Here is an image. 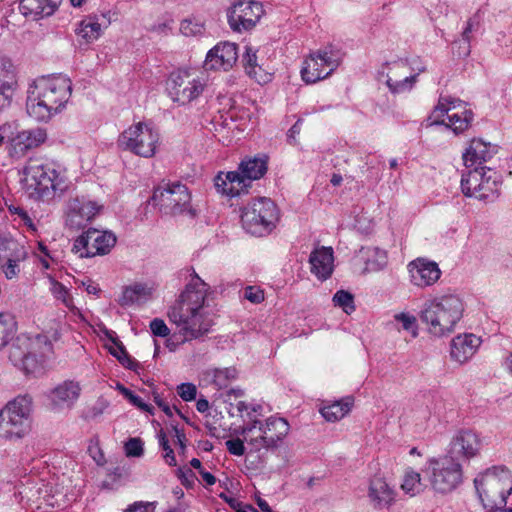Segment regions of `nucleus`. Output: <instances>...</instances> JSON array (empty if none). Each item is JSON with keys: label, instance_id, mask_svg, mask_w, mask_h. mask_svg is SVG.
Instances as JSON below:
<instances>
[{"label": "nucleus", "instance_id": "29", "mask_svg": "<svg viewBox=\"0 0 512 512\" xmlns=\"http://www.w3.org/2000/svg\"><path fill=\"white\" fill-rule=\"evenodd\" d=\"M356 261L363 263V273L379 272L388 261L387 253L378 247H362L356 255Z\"/></svg>", "mask_w": 512, "mask_h": 512}, {"label": "nucleus", "instance_id": "31", "mask_svg": "<svg viewBox=\"0 0 512 512\" xmlns=\"http://www.w3.org/2000/svg\"><path fill=\"white\" fill-rule=\"evenodd\" d=\"M27 251L25 246L10 234L0 233V263L3 261L25 260Z\"/></svg>", "mask_w": 512, "mask_h": 512}, {"label": "nucleus", "instance_id": "21", "mask_svg": "<svg viewBox=\"0 0 512 512\" xmlns=\"http://www.w3.org/2000/svg\"><path fill=\"white\" fill-rule=\"evenodd\" d=\"M81 394V387L78 382L65 380L55 386L48 394L50 406L53 411L71 409Z\"/></svg>", "mask_w": 512, "mask_h": 512}, {"label": "nucleus", "instance_id": "18", "mask_svg": "<svg viewBox=\"0 0 512 512\" xmlns=\"http://www.w3.org/2000/svg\"><path fill=\"white\" fill-rule=\"evenodd\" d=\"M263 14L262 5L254 1H240L228 11V23L235 32L252 29Z\"/></svg>", "mask_w": 512, "mask_h": 512}, {"label": "nucleus", "instance_id": "7", "mask_svg": "<svg viewBox=\"0 0 512 512\" xmlns=\"http://www.w3.org/2000/svg\"><path fill=\"white\" fill-rule=\"evenodd\" d=\"M52 353L53 345L46 335L21 334L9 348V359L15 367L29 374L34 373Z\"/></svg>", "mask_w": 512, "mask_h": 512}, {"label": "nucleus", "instance_id": "50", "mask_svg": "<svg viewBox=\"0 0 512 512\" xmlns=\"http://www.w3.org/2000/svg\"><path fill=\"white\" fill-rule=\"evenodd\" d=\"M124 448L128 457H140L144 452L143 442L139 438H130Z\"/></svg>", "mask_w": 512, "mask_h": 512}, {"label": "nucleus", "instance_id": "28", "mask_svg": "<svg viewBox=\"0 0 512 512\" xmlns=\"http://www.w3.org/2000/svg\"><path fill=\"white\" fill-rule=\"evenodd\" d=\"M396 493L387 481L379 476L371 479L368 497L375 509L389 508L395 501Z\"/></svg>", "mask_w": 512, "mask_h": 512}, {"label": "nucleus", "instance_id": "54", "mask_svg": "<svg viewBox=\"0 0 512 512\" xmlns=\"http://www.w3.org/2000/svg\"><path fill=\"white\" fill-rule=\"evenodd\" d=\"M150 330L154 336L167 337L170 334V329L166 323L160 318H154L150 322Z\"/></svg>", "mask_w": 512, "mask_h": 512}, {"label": "nucleus", "instance_id": "10", "mask_svg": "<svg viewBox=\"0 0 512 512\" xmlns=\"http://www.w3.org/2000/svg\"><path fill=\"white\" fill-rule=\"evenodd\" d=\"M278 220L279 211L276 204L266 197L249 202L241 213L243 228L255 236L269 234L276 227Z\"/></svg>", "mask_w": 512, "mask_h": 512}, {"label": "nucleus", "instance_id": "33", "mask_svg": "<svg viewBox=\"0 0 512 512\" xmlns=\"http://www.w3.org/2000/svg\"><path fill=\"white\" fill-rule=\"evenodd\" d=\"M353 406V398L345 397L320 409L322 416L330 422H336L345 417Z\"/></svg>", "mask_w": 512, "mask_h": 512}, {"label": "nucleus", "instance_id": "30", "mask_svg": "<svg viewBox=\"0 0 512 512\" xmlns=\"http://www.w3.org/2000/svg\"><path fill=\"white\" fill-rule=\"evenodd\" d=\"M62 0H21L20 10L25 16L48 17L55 13Z\"/></svg>", "mask_w": 512, "mask_h": 512}, {"label": "nucleus", "instance_id": "26", "mask_svg": "<svg viewBox=\"0 0 512 512\" xmlns=\"http://www.w3.org/2000/svg\"><path fill=\"white\" fill-rule=\"evenodd\" d=\"M46 139L47 132L44 128L22 130L11 139L12 151L15 155L23 156L28 150L43 144Z\"/></svg>", "mask_w": 512, "mask_h": 512}, {"label": "nucleus", "instance_id": "8", "mask_svg": "<svg viewBox=\"0 0 512 512\" xmlns=\"http://www.w3.org/2000/svg\"><path fill=\"white\" fill-rule=\"evenodd\" d=\"M266 172V157L247 158L239 164L238 171L220 172L214 179V186L219 193L235 197L246 192L251 182L260 179Z\"/></svg>", "mask_w": 512, "mask_h": 512}, {"label": "nucleus", "instance_id": "14", "mask_svg": "<svg viewBox=\"0 0 512 512\" xmlns=\"http://www.w3.org/2000/svg\"><path fill=\"white\" fill-rule=\"evenodd\" d=\"M206 79L194 70L172 72L166 83V90L171 100L179 105H186L197 99L204 91Z\"/></svg>", "mask_w": 512, "mask_h": 512}, {"label": "nucleus", "instance_id": "9", "mask_svg": "<svg viewBox=\"0 0 512 512\" xmlns=\"http://www.w3.org/2000/svg\"><path fill=\"white\" fill-rule=\"evenodd\" d=\"M32 398L19 395L0 411V437L8 440L24 438L31 430Z\"/></svg>", "mask_w": 512, "mask_h": 512}, {"label": "nucleus", "instance_id": "48", "mask_svg": "<svg viewBox=\"0 0 512 512\" xmlns=\"http://www.w3.org/2000/svg\"><path fill=\"white\" fill-rule=\"evenodd\" d=\"M14 94L13 84L10 82H3L0 84V111L11 104Z\"/></svg>", "mask_w": 512, "mask_h": 512}, {"label": "nucleus", "instance_id": "52", "mask_svg": "<svg viewBox=\"0 0 512 512\" xmlns=\"http://www.w3.org/2000/svg\"><path fill=\"white\" fill-rule=\"evenodd\" d=\"M23 260L3 261L0 263V268L7 279L16 278L20 272V262Z\"/></svg>", "mask_w": 512, "mask_h": 512}, {"label": "nucleus", "instance_id": "3", "mask_svg": "<svg viewBox=\"0 0 512 512\" xmlns=\"http://www.w3.org/2000/svg\"><path fill=\"white\" fill-rule=\"evenodd\" d=\"M23 175L25 188L43 201L60 197L69 188L66 170L53 161L29 160Z\"/></svg>", "mask_w": 512, "mask_h": 512}, {"label": "nucleus", "instance_id": "17", "mask_svg": "<svg viewBox=\"0 0 512 512\" xmlns=\"http://www.w3.org/2000/svg\"><path fill=\"white\" fill-rule=\"evenodd\" d=\"M116 244V236L109 231L89 229L80 235L73 244V251L80 257H94L105 255Z\"/></svg>", "mask_w": 512, "mask_h": 512}, {"label": "nucleus", "instance_id": "59", "mask_svg": "<svg viewBox=\"0 0 512 512\" xmlns=\"http://www.w3.org/2000/svg\"><path fill=\"white\" fill-rule=\"evenodd\" d=\"M156 502H135L124 512H155Z\"/></svg>", "mask_w": 512, "mask_h": 512}, {"label": "nucleus", "instance_id": "49", "mask_svg": "<svg viewBox=\"0 0 512 512\" xmlns=\"http://www.w3.org/2000/svg\"><path fill=\"white\" fill-rule=\"evenodd\" d=\"M477 26H478V22L474 18H471L467 21V25H466L464 31L462 32V40L461 41L464 44L463 51L459 52V55L467 56L469 54V52H470V50H469L470 34L473 30L476 29Z\"/></svg>", "mask_w": 512, "mask_h": 512}, {"label": "nucleus", "instance_id": "51", "mask_svg": "<svg viewBox=\"0 0 512 512\" xmlns=\"http://www.w3.org/2000/svg\"><path fill=\"white\" fill-rule=\"evenodd\" d=\"M108 406L109 402L105 398L99 397L96 402L88 408L86 417L91 419L97 418L104 413Z\"/></svg>", "mask_w": 512, "mask_h": 512}, {"label": "nucleus", "instance_id": "13", "mask_svg": "<svg viewBox=\"0 0 512 512\" xmlns=\"http://www.w3.org/2000/svg\"><path fill=\"white\" fill-rule=\"evenodd\" d=\"M118 146L137 156L151 158L159 143L158 131L149 123L138 122L124 130L118 137Z\"/></svg>", "mask_w": 512, "mask_h": 512}, {"label": "nucleus", "instance_id": "55", "mask_svg": "<svg viewBox=\"0 0 512 512\" xmlns=\"http://www.w3.org/2000/svg\"><path fill=\"white\" fill-rule=\"evenodd\" d=\"M177 392L184 401H192L196 398L197 388L192 383H182L177 387Z\"/></svg>", "mask_w": 512, "mask_h": 512}, {"label": "nucleus", "instance_id": "47", "mask_svg": "<svg viewBox=\"0 0 512 512\" xmlns=\"http://www.w3.org/2000/svg\"><path fill=\"white\" fill-rule=\"evenodd\" d=\"M408 66L404 61L394 62L389 65L386 81L390 79H401L407 75Z\"/></svg>", "mask_w": 512, "mask_h": 512}, {"label": "nucleus", "instance_id": "39", "mask_svg": "<svg viewBox=\"0 0 512 512\" xmlns=\"http://www.w3.org/2000/svg\"><path fill=\"white\" fill-rule=\"evenodd\" d=\"M17 324L14 317L9 313H0V348L6 346L14 337Z\"/></svg>", "mask_w": 512, "mask_h": 512}, {"label": "nucleus", "instance_id": "45", "mask_svg": "<svg viewBox=\"0 0 512 512\" xmlns=\"http://www.w3.org/2000/svg\"><path fill=\"white\" fill-rule=\"evenodd\" d=\"M50 283H51L50 291L53 294V296L56 299L62 301V303L66 307H70V305L72 303V299L70 297L68 289L62 283H60L52 278H50Z\"/></svg>", "mask_w": 512, "mask_h": 512}, {"label": "nucleus", "instance_id": "60", "mask_svg": "<svg viewBox=\"0 0 512 512\" xmlns=\"http://www.w3.org/2000/svg\"><path fill=\"white\" fill-rule=\"evenodd\" d=\"M172 429H173L174 435L177 439V443L179 445L180 451H181V453H184L186 450V442H187L186 435L176 425H173Z\"/></svg>", "mask_w": 512, "mask_h": 512}, {"label": "nucleus", "instance_id": "53", "mask_svg": "<svg viewBox=\"0 0 512 512\" xmlns=\"http://www.w3.org/2000/svg\"><path fill=\"white\" fill-rule=\"evenodd\" d=\"M243 297L253 304H259L264 300V292L257 286H247Z\"/></svg>", "mask_w": 512, "mask_h": 512}, {"label": "nucleus", "instance_id": "12", "mask_svg": "<svg viewBox=\"0 0 512 512\" xmlns=\"http://www.w3.org/2000/svg\"><path fill=\"white\" fill-rule=\"evenodd\" d=\"M425 476L434 492L448 494L463 482L462 464L446 455L431 459L425 469Z\"/></svg>", "mask_w": 512, "mask_h": 512}, {"label": "nucleus", "instance_id": "36", "mask_svg": "<svg viewBox=\"0 0 512 512\" xmlns=\"http://www.w3.org/2000/svg\"><path fill=\"white\" fill-rule=\"evenodd\" d=\"M467 173L462 174L461 178V190L462 193L467 197H473L475 191L480 187L479 183L486 171V167H472Z\"/></svg>", "mask_w": 512, "mask_h": 512}, {"label": "nucleus", "instance_id": "25", "mask_svg": "<svg viewBox=\"0 0 512 512\" xmlns=\"http://www.w3.org/2000/svg\"><path fill=\"white\" fill-rule=\"evenodd\" d=\"M497 153V146L485 142L481 138L472 139L468 148L463 153V161L466 168L484 167L483 163L490 160Z\"/></svg>", "mask_w": 512, "mask_h": 512}, {"label": "nucleus", "instance_id": "63", "mask_svg": "<svg viewBox=\"0 0 512 512\" xmlns=\"http://www.w3.org/2000/svg\"><path fill=\"white\" fill-rule=\"evenodd\" d=\"M165 454L163 455L164 457V460L165 462L169 465V466H175L176 465V458H175V454H174V451L172 450V448H168V450H164Z\"/></svg>", "mask_w": 512, "mask_h": 512}, {"label": "nucleus", "instance_id": "42", "mask_svg": "<svg viewBox=\"0 0 512 512\" xmlns=\"http://www.w3.org/2000/svg\"><path fill=\"white\" fill-rule=\"evenodd\" d=\"M114 344L115 346L110 348V353L115 356L124 367L131 370L136 369L138 366L137 362L129 356L123 344L116 341H114Z\"/></svg>", "mask_w": 512, "mask_h": 512}, {"label": "nucleus", "instance_id": "58", "mask_svg": "<svg viewBox=\"0 0 512 512\" xmlns=\"http://www.w3.org/2000/svg\"><path fill=\"white\" fill-rule=\"evenodd\" d=\"M8 209L11 214L18 215L23 221L24 225H26L29 229L33 231L36 230L33 220L23 208L10 205Z\"/></svg>", "mask_w": 512, "mask_h": 512}, {"label": "nucleus", "instance_id": "40", "mask_svg": "<svg viewBox=\"0 0 512 512\" xmlns=\"http://www.w3.org/2000/svg\"><path fill=\"white\" fill-rule=\"evenodd\" d=\"M423 487L424 485L421 482L420 473L412 469L405 471L401 488L406 494H409L410 496L419 494L423 490Z\"/></svg>", "mask_w": 512, "mask_h": 512}, {"label": "nucleus", "instance_id": "2", "mask_svg": "<svg viewBox=\"0 0 512 512\" xmlns=\"http://www.w3.org/2000/svg\"><path fill=\"white\" fill-rule=\"evenodd\" d=\"M72 93V82L64 75L42 76L29 84L27 114L37 122L47 123L63 111Z\"/></svg>", "mask_w": 512, "mask_h": 512}, {"label": "nucleus", "instance_id": "38", "mask_svg": "<svg viewBox=\"0 0 512 512\" xmlns=\"http://www.w3.org/2000/svg\"><path fill=\"white\" fill-rule=\"evenodd\" d=\"M423 71H425V68L421 67L418 69L417 73L409 74L408 76H404L401 79H390V81H386V85L390 92L393 94L409 92L413 89L414 85L418 81L419 73Z\"/></svg>", "mask_w": 512, "mask_h": 512}, {"label": "nucleus", "instance_id": "27", "mask_svg": "<svg viewBox=\"0 0 512 512\" xmlns=\"http://www.w3.org/2000/svg\"><path fill=\"white\" fill-rule=\"evenodd\" d=\"M311 273L319 280H327L334 270V255L331 247H319L314 249L309 257Z\"/></svg>", "mask_w": 512, "mask_h": 512}, {"label": "nucleus", "instance_id": "11", "mask_svg": "<svg viewBox=\"0 0 512 512\" xmlns=\"http://www.w3.org/2000/svg\"><path fill=\"white\" fill-rule=\"evenodd\" d=\"M473 120V112L467 108L465 102L457 98H439L438 104L428 117V125H445L455 134L464 132Z\"/></svg>", "mask_w": 512, "mask_h": 512}, {"label": "nucleus", "instance_id": "23", "mask_svg": "<svg viewBox=\"0 0 512 512\" xmlns=\"http://www.w3.org/2000/svg\"><path fill=\"white\" fill-rule=\"evenodd\" d=\"M407 269L411 283L418 287L431 286L436 283L441 276L438 264L423 258H417L411 261Z\"/></svg>", "mask_w": 512, "mask_h": 512}, {"label": "nucleus", "instance_id": "41", "mask_svg": "<svg viewBox=\"0 0 512 512\" xmlns=\"http://www.w3.org/2000/svg\"><path fill=\"white\" fill-rule=\"evenodd\" d=\"M237 377V370L234 367H227L223 369H214L212 371V381L219 387L224 388Z\"/></svg>", "mask_w": 512, "mask_h": 512}, {"label": "nucleus", "instance_id": "24", "mask_svg": "<svg viewBox=\"0 0 512 512\" xmlns=\"http://www.w3.org/2000/svg\"><path fill=\"white\" fill-rule=\"evenodd\" d=\"M481 342V338L472 333L457 335L450 344L452 360L459 364L467 362L477 352Z\"/></svg>", "mask_w": 512, "mask_h": 512}, {"label": "nucleus", "instance_id": "5", "mask_svg": "<svg viewBox=\"0 0 512 512\" xmlns=\"http://www.w3.org/2000/svg\"><path fill=\"white\" fill-rule=\"evenodd\" d=\"M290 425L285 418L270 416L264 421L249 419L241 428L245 442L254 452L276 450L289 434Z\"/></svg>", "mask_w": 512, "mask_h": 512}, {"label": "nucleus", "instance_id": "56", "mask_svg": "<svg viewBox=\"0 0 512 512\" xmlns=\"http://www.w3.org/2000/svg\"><path fill=\"white\" fill-rule=\"evenodd\" d=\"M180 31L185 36H195L202 33L203 26L192 20H184L181 22Z\"/></svg>", "mask_w": 512, "mask_h": 512}, {"label": "nucleus", "instance_id": "62", "mask_svg": "<svg viewBox=\"0 0 512 512\" xmlns=\"http://www.w3.org/2000/svg\"><path fill=\"white\" fill-rule=\"evenodd\" d=\"M244 395V391L240 388H233V389H230L229 391H227L226 393V399H225V402H229L231 406H233V404L230 402L232 398L234 399H237V398H241L242 396Z\"/></svg>", "mask_w": 512, "mask_h": 512}, {"label": "nucleus", "instance_id": "37", "mask_svg": "<svg viewBox=\"0 0 512 512\" xmlns=\"http://www.w3.org/2000/svg\"><path fill=\"white\" fill-rule=\"evenodd\" d=\"M101 25L94 18H86L82 20L77 29L76 33L86 43H91L97 40L101 35Z\"/></svg>", "mask_w": 512, "mask_h": 512}, {"label": "nucleus", "instance_id": "1", "mask_svg": "<svg viewBox=\"0 0 512 512\" xmlns=\"http://www.w3.org/2000/svg\"><path fill=\"white\" fill-rule=\"evenodd\" d=\"M209 293L210 286L194 271L185 289L168 310V318L178 329L183 341L197 339L212 327Z\"/></svg>", "mask_w": 512, "mask_h": 512}, {"label": "nucleus", "instance_id": "22", "mask_svg": "<svg viewBox=\"0 0 512 512\" xmlns=\"http://www.w3.org/2000/svg\"><path fill=\"white\" fill-rule=\"evenodd\" d=\"M102 206L94 201L72 199L67 212V224L71 228L81 229L91 221L101 210Z\"/></svg>", "mask_w": 512, "mask_h": 512}, {"label": "nucleus", "instance_id": "61", "mask_svg": "<svg viewBox=\"0 0 512 512\" xmlns=\"http://www.w3.org/2000/svg\"><path fill=\"white\" fill-rule=\"evenodd\" d=\"M129 401L136 407H138L139 409H141L142 411H147V412H150L152 413V407L150 405H148L147 403H145L141 397H139L138 395L136 394H133L132 397H129Z\"/></svg>", "mask_w": 512, "mask_h": 512}, {"label": "nucleus", "instance_id": "6", "mask_svg": "<svg viewBox=\"0 0 512 512\" xmlns=\"http://www.w3.org/2000/svg\"><path fill=\"white\" fill-rule=\"evenodd\" d=\"M474 484L485 509L502 510L512 492V473L504 466H493L480 473Z\"/></svg>", "mask_w": 512, "mask_h": 512}, {"label": "nucleus", "instance_id": "43", "mask_svg": "<svg viewBox=\"0 0 512 512\" xmlns=\"http://www.w3.org/2000/svg\"><path fill=\"white\" fill-rule=\"evenodd\" d=\"M334 305L342 308V310L350 314L355 310L354 297L353 295L345 290L337 291L333 296Z\"/></svg>", "mask_w": 512, "mask_h": 512}, {"label": "nucleus", "instance_id": "57", "mask_svg": "<svg viewBox=\"0 0 512 512\" xmlns=\"http://www.w3.org/2000/svg\"><path fill=\"white\" fill-rule=\"evenodd\" d=\"M244 442H245L244 439L241 440V439L237 438V439L227 440L225 445L230 454L235 455V456H242L245 453Z\"/></svg>", "mask_w": 512, "mask_h": 512}, {"label": "nucleus", "instance_id": "34", "mask_svg": "<svg viewBox=\"0 0 512 512\" xmlns=\"http://www.w3.org/2000/svg\"><path fill=\"white\" fill-rule=\"evenodd\" d=\"M243 64L246 73L257 81L259 84L266 83L269 80V75L257 64L256 52L251 47L246 48L243 56Z\"/></svg>", "mask_w": 512, "mask_h": 512}, {"label": "nucleus", "instance_id": "44", "mask_svg": "<svg viewBox=\"0 0 512 512\" xmlns=\"http://www.w3.org/2000/svg\"><path fill=\"white\" fill-rule=\"evenodd\" d=\"M394 320L401 324L402 329L409 332L412 337L418 335L417 319L414 315L401 312L394 316Z\"/></svg>", "mask_w": 512, "mask_h": 512}, {"label": "nucleus", "instance_id": "19", "mask_svg": "<svg viewBox=\"0 0 512 512\" xmlns=\"http://www.w3.org/2000/svg\"><path fill=\"white\" fill-rule=\"evenodd\" d=\"M480 448L481 440L475 432L461 430L452 438L446 456L461 463L475 457Z\"/></svg>", "mask_w": 512, "mask_h": 512}, {"label": "nucleus", "instance_id": "4", "mask_svg": "<svg viewBox=\"0 0 512 512\" xmlns=\"http://www.w3.org/2000/svg\"><path fill=\"white\" fill-rule=\"evenodd\" d=\"M464 313L461 298L454 294L436 296L427 300L420 312V319L428 332L436 337L452 333Z\"/></svg>", "mask_w": 512, "mask_h": 512}, {"label": "nucleus", "instance_id": "20", "mask_svg": "<svg viewBox=\"0 0 512 512\" xmlns=\"http://www.w3.org/2000/svg\"><path fill=\"white\" fill-rule=\"evenodd\" d=\"M237 59V45L230 42H221L208 51L203 67L207 71H228L236 63Z\"/></svg>", "mask_w": 512, "mask_h": 512}, {"label": "nucleus", "instance_id": "16", "mask_svg": "<svg viewBox=\"0 0 512 512\" xmlns=\"http://www.w3.org/2000/svg\"><path fill=\"white\" fill-rule=\"evenodd\" d=\"M339 52L331 47L310 54L301 69L302 80L307 84L316 83L328 77L340 65Z\"/></svg>", "mask_w": 512, "mask_h": 512}, {"label": "nucleus", "instance_id": "15", "mask_svg": "<svg viewBox=\"0 0 512 512\" xmlns=\"http://www.w3.org/2000/svg\"><path fill=\"white\" fill-rule=\"evenodd\" d=\"M151 201L159 206L164 214L177 215L187 213L191 217L196 215L191 206V195L188 188L179 183H167L157 187Z\"/></svg>", "mask_w": 512, "mask_h": 512}, {"label": "nucleus", "instance_id": "64", "mask_svg": "<svg viewBox=\"0 0 512 512\" xmlns=\"http://www.w3.org/2000/svg\"><path fill=\"white\" fill-rule=\"evenodd\" d=\"M158 440H159V445L163 449V451L164 450H168V448H170L168 438H167L166 433L164 432L163 429H161L158 432Z\"/></svg>", "mask_w": 512, "mask_h": 512}, {"label": "nucleus", "instance_id": "46", "mask_svg": "<svg viewBox=\"0 0 512 512\" xmlns=\"http://www.w3.org/2000/svg\"><path fill=\"white\" fill-rule=\"evenodd\" d=\"M235 408L237 412L240 413L241 417L243 418L244 424H246L249 419H257L252 414L256 413L261 415L262 414V406L259 404L254 405H248L244 401H238L235 405Z\"/></svg>", "mask_w": 512, "mask_h": 512}, {"label": "nucleus", "instance_id": "35", "mask_svg": "<svg viewBox=\"0 0 512 512\" xmlns=\"http://www.w3.org/2000/svg\"><path fill=\"white\" fill-rule=\"evenodd\" d=\"M151 295V289L146 285L137 283L132 286L126 287L119 299L121 306H130L134 303H139L147 300Z\"/></svg>", "mask_w": 512, "mask_h": 512}, {"label": "nucleus", "instance_id": "32", "mask_svg": "<svg viewBox=\"0 0 512 512\" xmlns=\"http://www.w3.org/2000/svg\"><path fill=\"white\" fill-rule=\"evenodd\" d=\"M480 187L477 188L474 198L484 201H492L499 195L500 181L497 173L490 168L485 171Z\"/></svg>", "mask_w": 512, "mask_h": 512}]
</instances>
